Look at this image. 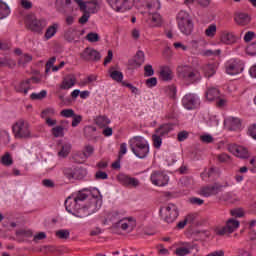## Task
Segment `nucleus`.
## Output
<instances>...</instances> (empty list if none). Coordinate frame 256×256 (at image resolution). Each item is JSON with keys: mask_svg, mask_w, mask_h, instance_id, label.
I'll use <instances>...</instances> for the list:
<instances>
[{"mask_svg": "<svg viewBox=\"0 0 256 256\" xmlns=\"http://www.w3.org/2000/svg\"><path fill=\"white\" fill-rule=\"evenodd\" d=\"M130 149L139 159H145L149 155V143L141 136H134L129 141Z\"/></svg>", "mask_w": 256, "mask_h": 256, "instance_id": "f257e3e1", "label": "nucleus"}, {"mask_svg": "<svg viewBox=\"0 0 256 256\" xmlns=\"http://www.w3.org/2000/svg\"><path fill=\"white\" fill-rule=\"evenodd\" d=\"M177 75L180 79H184V81H188L189 83H197V81H201V73L189 65L178 66Z\"/></svg>", "mask_w": 256, "mask_h": 256, "instance_id": "f03ea898", "label": "nucleus"}, {"mask_svg": "<svg viewBox=\"0 0 256 256\" xmlns=\"http://www.w3.org/2000/svg\"><path fill=\"white\" fill-rule=\"evenodd\" d=\"M12 132L15 139H31V125L27 120L19 119L12 126Z\"/></svg>", "mask_w": 256, "mask_h": 256, "instance_id": "7ed1b4c3", "label": "nucleus"}, {"mask_svg": "<svg viewBox=\"0 0 256 256\" xmlns=\"http://www.w3.org/2000/svg\"><path fill=\"white\" fill-rule=\"evenodd\" d=\"M178 28L183 35H191L193 33V19L186 11H180L177 15Z\"/></svg>", "mask_w": 256, "mask_h": 256, "instance_id": "20e7f679", "label": "nucleus"}, {"mask_svg": "<svg viewBox=\"0 0 256 256\" xmlns=\"http://www.w3.org/2000/svg\"><path fill=\"white\" fill-rule=\"evenodd\" d=\"M160 215L165 223H175L179 217V208L173 203L160 209Z\"/></svg>", "mask_w": 256, "mask_h": 256, "instance_id": "39448f33", "label": "nucleus"}, {"mask_svg": "<svg viewBox=\"0 0 256 256\" xmlns=\"http://www.w3.org/2000/svg\"><path fill=\"white\" fill-rule=\"evenodd\" d=\"M116 13H125L133 8V0H106Z\"/></svg>", "mask_w": 256, "mask_h": 256, "instance_id": "423d86ee", "label": "nucleus"}, {"mask_svg": "<svg viewBox=\"0 0 256 256\" xmlns=\"http://www.w3.org/2000/svg\"><path fill=\"white\" fill-rule=\"evenodd\" d=\"M97 211V199H93L88 206H78V209L74 212V217H79L80 219H85L89 215H93Z\"/></svg>", "mask_w": 256, "mask_h": 256, "instance_id": "0eeeda50", "label": "nucleus"}, {"mask_svg": "<svg viewBox=\"0 0 256 256\" xmlns=\"http://www.w3.org/2000/svg\"><path fill=\"white\" fill-rule=\"evenodd\" d=\"M223 187H229V183H225V185H221L220 183H214L209 186H204L200 189V195L203 197H211L213 195H217L223 191Z\"/></svg>", "mask_w": 256, "mask_h": 256, "instance_id": "6e6552de", "label": "nucleus"}, {"mask_svg": "<svg viewBox=\"0 0 256 256\" xmlns=\"http://www.w3.org/2000/svg\"><path fill=\"white\" fill-rule=\"evenodd\" d=\"M150 181L156 187H165L169 183V176L163 171H153L150 175Z\"/></svg>", "mask_w": 256, "mask_h": 256, "instance_id": "1a4fd4ad", "label": "nucleus"}, {"mask_svg": "<svg viewBox=\"0 0 256 256\" xmlns=\"http://www.w3.org/2000/svg\"><path fill=\"white\" fill-rule=\"evenodd\" d=\"M240 222L239 220H235L230 218L226 221V225L216 231V235H231V233H235L237 229H239Z\"/></svg>", "mask_w": 256, "mask_h": 256, "instance_id": "9d476101", "label": "nucleus"}, {"mask_svg": "<svg viewBox=\"0 0 256 256\" xmlns=\"http://www.w3.org/2000/svg\"><path fill=\"white\" fill-rule=\"evenodd\" d=\"M135 227H137V222L131 217L120 219L113 224L114 229H122V231H127L128 233H131Z\"/></svg>", "mask_w": 256, "mask_h": 256, "instance_id": "9b49d317", "label": "nucleus"}, {"mask_svg": "<svg viewBox=\"0 0 256 256\" xmlns=\"http://www.w3.org/2000/svg\"><path fill=\"white\" fill-rule=\"evenodd\" d=\"M117 179L123 187H128L129 189H137L141 185L139 179L131 177L127 174H119Z\"/></svg>", "mask_w": 256, "mask_h": 256, "instance_id": "f8f14e48", "label": "nucleus"}, {"mask_svg": "<svg viewBox=\"0 0 256 256\" xmlns=\"http://www.w3.org/2000/svg\"><path fill=\"white\" fill-rule=\"evenodd\" d=\"M182 105L188 110L197 109L199 107V98L195 94H186L182 98Z\"/></svg>", "mask_w": 256, "mask_h": 256, "instance_id": "ddd939ff", "label": "nucleus"}, {"mask_svg": "<svg viewBox=\"0 0 256 256\" xmlns=\"http://www.w3.org/2000/svg\"><path fill=\"white\" fill-rule=\"evenodd\" d=\"M81 59H83L84 61H100L101 60V53H99V51L91 48V47H87L85 48L82 53L80 54Z\"/></svg>", "mask_w": 256, "mask_h": 256, "instance_id": "4468645a", "label": "nucleus"}, {"mask_svg": "<svg viewBox=\"0 0 256 256\" xmlns=\"http://www.w3.org/2000/svg\"><path fill=\"white\" fill-rule=\"evenodd\" d=\"M47 27V21L45 19H32L28 23V29L33 33H43V30Z\"/></svg>", "mask_w": 256, "mask_h": 256, "instance_id": "2eb2a0df", "label": "nucleus"}, {"mask_svg": "<svg viewBox=\"0 0 256 256\" xmlns=\"http://www.w3.org/2000/svg\"><path fill=\"white\" fill-rule=\"evenodd\" d=\"M79 5L81 11L86 13H97V0L83 2V0H74Z\"/></svg>", "mask_w": 256, "mask_h": 256, "instance_id": "dca6fc26", "label": "nucleus"}, {"mask_svg": "<svg viewBox=\"0 0 256 256\" xmlns=\"http://www.w3.org/2000/svg\"><path fill=\"white\" fill-rule=\"evenodd\" d=\"M228 151H230V153H233V155L239 157L240 159H248L249 157V150H247V148L243 146H229Z\"/></svg>", "mask_w": 256, "mask_h": 256, "instance_id": "f3484780", "label": "nucleus"}, {"mask_svg": "<svg viewBox=\"0 0 256 256\" xmlns=\"http://www.w3.org/2000/svg\"><path fill=\"white\" fill-rule=\"evenodd\" d=\"M184 247L177 248L175 250V255L177 256H185L189 255L193 249H197V244H192L189 242L183 243Z\"/></svg>", "mask_w": 256, "mask_h": 256, "instance_id": "a211bd4d", "label": "nucleus"}, {"mask_svg": "<svg viewBox=\"0 0 256 256\" xmlns=\"http://www.w3.org/2000/svg\"><path fill=\"white\" fill-rule=\"evenodd\" d=\"M224 124L230 131H237V129H241V119L237 117H229L225 119Z\"/></svg>", "mask_w": 256, "mask_h": 256, "instance_id": "6ab92c4d", "label": "nucleus"}, {"mask_svg": "<svg viewBox=\"0 0 256 256\" xmlns=\"http://www.w3.org/2000/svg\"><path fill=\"white\" fill-rule=\"evenodd\" d=\"M144 63H145V53H143V51L140 50L136 53L134 59L130 61V67H133V69H137L141 67V65Z\"/></svg>", "mask_w": 256, "mask_h": 256, "instance_id": "aec40b11", "label": "nucleus"}, {"mask_svg": "<svg viewBox=\"0 0 256 256\" xmlns=\"http://www.w3.org/2000/svg\"><path fill=\"white\" fill-rule=\"evenodd\" d=\"M159 78L161 81H172L173 80V70L169 66H161L159 72Z\"/></svg>", "mask_w": 256, "mask_h": 256, "instance_id": "412c9836", "label": "nucleus"}, {"mask_svg": "<svg viewBox=\"0 0 256 256\" xmlns=\"http://www.w3.org/2000/svg\"><path fill=\"white\" fill-rule=\"evenodd\" d=\"M65 207L66 211L68 213H71V215L74 214V212L77 211L78 207H80L79 202L73 198V197H68L65 201Z\"/></svg>", "mask_w": 256, "mask_h": 256, "instance_id": "4be33fe9", "label": "nucleus"}, {"mask_svg": "<svg viewBox=\"0 0 256 256\" xmlns=\"http://www.w3.org/2000/svg\"><path fill=\"white\" fill-rule=\"evenodd\" d=\"M75 83H77V78L75 77V75L70 74L64 78L60 86V89H71V87H73Z\"/></svg>", "mask_w": 256, "mask_h": 256, "instance_id": "5701e85b", "label": "nucleus"}, {"mask_svg": "<svg viewBox=\"0 0 256 256\" xmlns=\"http://www.w3.org/2000/svg\"><path fill=\"white\" fill-rule=\"evenodd\" d=\"M29 89H31V79L24 80L15 86L17 93H23L24 95L29 93Z\"/></svg>", "mask_w": 256, "mask_h": 256, "instance_id": "b1692460", "label": "nucleus"}, {"mask_svg": "<svg viewBox=\"0 0 256 256\" xmlns=\"http://www.w3.org/2000/svg\"><path fill=\"white\" fill-rule=\"evenodd\" d=\"M221 42L225 45H233V43H237V36L233 32H223Z\"/></svg>", "mask_w": 256, "mask_h": 256, "instance_id": "393cba45", "label": "nucleus"}, {"mask_svg": "<svg viewBox=\"0 0 256 256\" xmlns=\"http://www.w3.org/2000/svg\"><path fill=\"white\" fill-rule=\"evenodd\" d=\"M234 19L237 25L245 26L251 23V17H249V14H245V13L237 14Z\"/></svg>", "mask_w": 256, "mask_h": 256, "instance_id": "a878e982", "label": "nucleus"}, {"mask_svg": "<svg viewBox=\"0 0 256 256\" xmlns=\"http://www.w3.org/2000/svg\"><path fill=\"white\" fill-rule=\"evenodd\" d=\"M58 30H59V24L58 23H53L51 26H49L46 29V32L44 34L45 39L49 40L52 37H55Z\"/></svg>", "mask_w": 256, "mask_h": 256, "instance_id": "bb28decb", "label": "nucleus"}, {"mask_svg": "<svg viewBox=\"0 0 256 256\" xmlns=\"http://www.w3.org/2000/svg\"><path fill=\"white\" fill-rule=\"evenodd\" d=\"M148 24L150 27H159L161 25V15L159 13H149Z\"/></svg>", "mask_w": 256, "mask_h": 256, "instance_id": "cd10ccee", "label": "nucleus"}, {"mask_svg": "<svg viewBox=\"0 0 256 256\" xmlns=\"http://www.w3.org/2000/svg\"><path fill=\"white\" fill-rule=\"evenodd\" d=\"M226 73L228 75H239V73H243V67L239 64H230L226 67Z\"/></svg>", "mask_w": 256, "mask_h": 256, "instance_id": "c85d7f7f", "label": "nucleus"}, {"mask_svg": "<svg viewBox=\"0 0 256 256\" xmlns=\"http://www.w3.org/2000/svg\"><path fill=\"white\" fill-rule=\"evenodd\" d=\"M97 135V128L95 126H85L84 127V136L86 139H95Z\"/></svg>", "mask_w": 256, "mask_h": 256, "instance_id": "c756f323", "label": "nucleus"}, {"mask_svg": "<svg viewBox=\"0 0 256 256\" xmlns=\"http://www.w3.org/2000/svg\"><path fill=\"white\" fill-rule=\"evenodd\" d=\"M203 71L205 77H213L217 71V66L215 64H206L203 66Z\"/></svg>", "mask_w": 256, "mask_h": 256, "instance_id": "7c9ffc66", "label": "nucleus"}, {"mask_svg": "<svg viewBox=\"0 0 256 256\" xmlns=\"http://www.w3.org/2000/svg\"><path fill=\"white\" fill-rule=\"evenodd\" d=\"M220 92L217 88H209L206 91V99L208 101H215V99H219Z\"/></svg>", "mask_w": 256, "mask_h": 256, "instance_id": "2f4dec72", "label": "nucleus"}, {"mask_svg": "<svg viewBox=\"0 0 256 256\" xmlns=\"http://www.w3.org/2000/svg\"><path fill=\"white\" fill-rule=\"evenodd\" d=\"M173 128L169 124H163L158 129H156L155 133L160 135V137H165V135H169L170 131Z\"/></svg>", "mask_w": 256, "mask_h": 256, "instance_id": "473e14b6", "label": "nucleus"}, {"mask_svg": "<svg viewBox=\"0 0 256 256\" xmlns=\"http://www.w3.org/2000/svg\"><path fill=\"white\" fill-rule=\"evenodd\" d=\"M72 146L70 143H64L61 146V150L58 152V156L62 157L65 159V157L69 156V153H71Z\"/></svg>", "mask_w": 256, "mask_h": 256, "instance_id": "72a5a7b5", "label": "nucleus"}, {"mask_svg": "<svg viewBox=\"0 0 256 256\" xmlns=\"http://www.w3.org/2000/svg\"><path fill=\"white\" fill-rule=\"evenodd\" d=\"M95 123L96 125H98V127H107L109 123H111V120L107 116L102 115V116H97L95 118Z\"/></svg>", "mask_w": 256, "mask_h": 256, "instance_id": "f704fd0d", "label": "nucleus"}, {"mask_svg": "<svg viewBox=\"0 0 256 256\" xmlns=\"http://www.w3.org/2000/svg\"><path fill=\"white\" fill-rule=\"evenodd\" d=\"M164 92L170 99L177 97V88L174 85L165 87Z\"/></svg>", "mask_w": 256, "mask_h": 256, "instance_id": "c9c22d12", "label": "nucleus"}, {"mask_svg": "<svg viewBox=\"0 0 256 256\" xmlns=\"http://www.w3.org/2000/svg\"><path fill=\"white\" fill-rule=\"evenodd\" d=\"M1 163L5 165V167H11V165H13V157H11L9 152H6L5 155L1 157Z\"/></svg>", "mask_w": 256, "mask_h": 256, "instance_id": "e433bc0d", "label": "nucleus"}, {"mask_svg": "<svg viewBox=\"0 0 256 256\" xmlns=\"http://www.w3.org/2000/svg\"><path fill=\"white\" fill-rule=\"evenodd\" d=\"M9 13H11L9 6L5 2L0 1V19H5Z\"/></svg>", "mask_w": 256, "mask_h": 256, "instance_id": "4c0bfd02", "label": "nucleus"}, {"mask_svg": "<svg viewBox=\"0 0 256 256\" xmlns=\"http://www.w3.org/2000/svg\"><path fill=\"white\" fill-rule=\"evenodd\" d=\"M72 159L75 163H85L87 161V155H85L84 152H77L73 155Z\"/></svg>", "mask_w": 256, "mask_h": 256, "instance_id": "58836bf2", "label": "nucleus"}, {"mask_svg": "<svg viewBox=\"0 0 256 256\" xmlns=\"http://www.w3.org/2000/svg\"><path fill=\"white\" fill-rule=\"evenodd\" d=\"M161 137L163 136H160L159 134H157V132H155V134L152 135V141L155 149H159L161 147L163 143V138Z\"/></svg>", "mask_w": 256, "mask_h": 256, "instance_id": "ea45409f", "label": "nucleus"}, {"mask_svg": "<svg viewBox=\"0 0 256 256\" xmlns=\"http://www.w3.org/2000/svg\"><path fill=\"white\" fill-rule=\"evenodd\" d=\"M51 131L54 137H65V128L63 126H56Z\"/></svg>", "mask_w": 256, "mask_h": 256, "instance_id": "a19ab883", "label": "nucleus"}, {"mask_svg": "<svg viewBox=\"0 0 256 256\" xmlns=\"http://www.w3.org/2000/svg\"><path fill=\"white\" fill-rule=\"evenodd\" d=\"M201 55H203V57H219V55H221V49L218 50H203L201 52Z\"/></svg>", "mask_w": 256, "mask_h": 256, "instance_id": "79ce46f5", "label": "nucleus"}, {"mask_svg": "<svg viewBox=\"0 0 256 256\" xmlns=\"http://www.w3.org/2000/svg\"><path fill=\"white\" fill-rule=\"evenodd\" d=\"M16 237H24V239H29L30 237H33V232L25 229L17 230Z\"/></svg>", "mask_w": 256, "mask_h": 256, "instance_id": "37998d69", "label": "nucleus"}, {"mask_svg": "<svg viewBox=\"0 0 256 256\" xmlns=\"http://www.w3.org/2000/svg\"><path fill=\"white\" fill-rule=\"evenodd\" d=\"M45 97H47V91L46 90H42L40 93H32L30 95V98L33 101H41V99H45Z\"/></svg>", "mask_w": 256, "mask_h": 256, "instance_id": "c03bdc74", "label": "nucleus"}, {"mask_svg": "<svg viewBox=\"0 0 256 256\" xmlns=\"http://www.w3.org/2000/svg\"><path fill=\"white\" fill-rule=\"evenodd\" d=\"M110 77L113 81H117V83H121V81H123V73L117 70H113L110 73Z\"/></svg>", "mask_w": 256, "mask_h": 256, "instance_id": "a18cd8bd", "label": "nucleus"}, {"mask_svg": "<svg viewBox=\"0 0 256 256\" xmlns=\"http://www.w3.org/2000/svg\"><path fill=\"white\" fill-rule=\"evenodd\" d=\"M215 33H217V25H215V24H211L205 30L206 37H215Z\"/></svg>", "mask_w": 256, "mask_h": 256, "instance_id": "49530a36", "label": "nucleus"}, {"mask_svg": "<svg viewBox=\"0 0 256 256\" xmlns=\"http://www.w3.org/2000/svg\"><path fill=\"white\" fill-rule=\"evenodd\" d=\"M155 75V70L151 64L144 66V77H153Z\"/></svg>", "mask_w": 256, "mask_h": 256, "instance_id": "de8ad7c7", "label": "nucleus"}, {"mask_svg": "<svg viewBox=\"0 0 256 256\" xmlns=\"http://www.w3.org/2000/svg\"><path fill=\"white\" fill-rule=\"evenodd\" d=\"M246 53L250 57H255L256 55V42L249 44L246 48Z\"/></svg>", "mask_w": 256, "mask_h": 256, "instance_id": "09e8293b", "label": "nucleus"}, {"mask_svg": "<svg viewBox=\"0 0 256 256\" xmlns=\"http://www.w3.org/2000/svg\"><path fill=\"white\" fill-rule=\"evenodd\" d=\"M86 39L90 43H97L99 41V34L95 32H90L86 35Z\"/></svg>", "mask_w": 256, "mask_h": 256, "instance_id": "8fccbe9b", "label": "nucleus"}, {"mask_svg": "<svg viewBox=\"0 0 256 256\" xmlns=\"http://www.w3.org/2000/svg\"><path fill=\"white\" fill-rule=\"evenodd\" d=\"M69 235V230L62 229L56 231V237H58V239H69Z\"/></svg>", "mask_w": 256, "mask_h": 256, "instance_id": "3c124183", "label": "nucleus"}, {"mask_svg": "<svg viewBox=\"0 0 256 256\" xmlns=\"http://www.w3.org/2000/svg\"><path fill=\"white\" fill-rule=\"evenodd\" d=\"M0 64L2 67H15L17 65L14 60L8 58H3L0 60Z\"/></svg>", "mask_w": 256, "mask_h": 256, "instance_id": "603ef678", "label": "nucleus"}, {"mask_svg": "<svg viewBox=\"0 0 256 256\" xmlns=\"http://www.w3.org/2000/svg\"><path fill=\"white\" fill-rule=\"evenodd\" d=\"M60 115L66 119H69L71 117H75V111L73 109H64L60 112Z\"/></svg>", "mask_w": 256, "mask_h": 256, "instance_id": "864d4df0", "label": "nucleus"}, {"mask_svg": "<svg viewBox=\"0 0 256 256\" xmlns=\"http://www.w3.org/2000/svg\"><path fill=\"white\" fill-rule=\"evenodd\" d=\"M200 141L202 143L209 144V143H213V141H215V139L213 138V136L211 134H204V135L200 136Z\"/></svg>", "mask_w": 256, "mask_h": 256, "instance_id": "5fc2aeb1", "label": "nucleus"}, {"mask_svg": "<svg viewBox=\"0 0 256 256\" xmlns=\"http://www.w3.org/2000/svg\"><path fill=\"white\" fill-rule=\"evenodd\" d=\"M217 160L219 163H229V161H231V156H229V154L222 153L217 156Z\"/></svg>", "mask_w": 256, "mask_h": 256, "instance_id": "6e6d98bb", "label": "nucleus"}, {"mask_svg": "<svg viewBox=\"0 0 256 256\" xmlns=\"http://www.w3.org/2000/svg\"><path fill=\"white\" fill-rule=\"evenodd\" d=\"M82 153H84V155H86V158L89 159V157H91V155H93V153H95V148H93V146H91V145H86L84 147V151H82Z\"/></svg>", "mask_w": 256, "mask_h": 256, "instance_id": "4d7b16f0", "label": "nucleus"}, {"mask_svg": "<svg viewBox=\"0 0 256 256\" xmlns=\"http://www.w3.org/2000/svg\"><path fill=\"white\" fill-rule=\"evenodd\" d=\"M55 61H57V57H51L48 61H47V63H46V70H45V72L46 73H49V71H51V69H53V65H55Z\"/></svg>", "mask_w": 256, "mask_h": 256, "instance_id": "13d9d810", "label": "nucleus"}, {"mask_svg": "<svg viewBox=\"0 0 256 256\" xmlns=\"http://www.w3.org/2000/svg\"><path fill=\"white\" fill-rule=\"evenodd\" d=\"M232 217H243L245 215V211L242 208H235L230 211Z\"/></svg>", "mask_w": 256, "mask_h": 256, "instance_id": "bf43d9fd", "label": "nucleus"}, {"mask_svg": "<svg viewBox=\"0 0 256 256\" xmlns=\"http://www.w3.org/2000/svg\"><path fill=\"white\" fill-rule=\"evenodd\" d=\"M53 115H55V109L47 108L42 111L41 117H42V119H45L46 117H51Z\"/></svg>", "mask_w": 256, "mask_h": 256, "instance_id": "052dcab7", "label": "nucleus"}, {"mask_svg": "<svg viewBox=\"0 0 256 256\" xmlns=\"http://www.w3.org/2000/svg\"><path fill=\"white\" fill-rule=\"evenodd\" d=\"M63 173L67 179H75V172L72 168H64Z\"/></svg>", "mask_w": 256, "mask_h": 256, "instance_id": "680f3d73", "label": "nucleus"}, {"mask_svg": "<svg viewBox=\"0 0 256 256\" xmlns=\"http://www.w3.org/2000/svg\"><path fill=\"white\" fill-rule=\"evenodd\" d=\"M73 120H72V127H77V125H79V123H81V121H83V116L82 115H77L74 114Z\"/></svg>", "mask_w": 256, "mask_h": 256, "instance_id": "e2e57ef3", "label": "nucleus"}, {"mask_svg": "<svg viewBox=\"0 0 256 256\" xmlns=\"http://www.w3.org/2000/svg\"><path fill=\"white\" fill-rule=\"evenodd\" d=\"M90 17H91V14H89V12L87 11H84V14L79 18V23H81V25H85V23L89 21Z\"/></svg>", "mask_w": 256, "mask_h": 256, "instance_id": "0e129e2a", "label": "nucleus"}, {"mask_svg": "<svg viewBox=\"0 0 256 256\" xmlns=\"http://www.w3.org/2000/svg\"><path fill=\"white\" fill-rule=\"evenodd\" d=\"M146 86L149 87V89H151L152 87H156L157 86V78L152 77L146 80Z\"/></svg>", "mask_w": 256, "mask_h": 256, "instance_id": "69168bd1", "label": "nucleus"}, {"mask_svg": "<svg viewBox=\"0 0 256 256\" xmlns=\"http://www.w3.org/2000/svg\"><path fill=\"white\" fill-rule=\"evenodd\" d=\"M189 138V132L187 131H181L178 133V141L183 142L185 139Z\"/></svg>", "mask_w": 256, "mask_h": 256, "instance_id": "338daca9", "label": "nucleus"}, {"mask_svg": "<svg viewBox=\"0 0 256 256\" xmlns=\"http://www.w3.org/2000/svg\"><path fill=\"white\" fill-rule=\"evenodd\" d=\"M250 137L256 141V124L252 125L248 129Z\"/></svg>", "mask_w": 256, "mask_h": 256, "instance_id": "774afa93", "label": "nucleus"}]
</instances>
